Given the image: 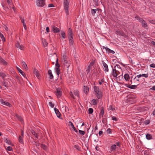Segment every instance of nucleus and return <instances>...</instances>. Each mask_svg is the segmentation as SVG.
<instances>
[{
	"label": "nucleus",
	"instance_id": "1",
	"mask_svg": "<svg viewBox=\"0 0 155 155\" xmlns=\"http://www.w3.org/2000/svg\"><path fill=\"white\" fill-rule=\"evenodd\" d=\"M131 86L128 85L127 87H137L140 83L139 78L137 77V75L133 80L131 79Z\"/></svg>",
	"mask_w": 155,
	"mask_h": 155
},
{
	"label": "nucleus",
	"instance_id": "2",
	"mask_svg": "<svg viewBox=\"0 0 155 155\" xmlns=\"http://www.w3.org/2000/svg\"><path fill=\"white\" fill-rule=\"evenodd\" d=\"M69 0H64V8L67 15H69L68 8H69Z\"/></svg>",
	"mask_w": 155,
	"mask_h": 155
},
{
	"label": "nucleus",
	"instance_id": "3",
	"mask_svg": "<svg viewBox=\"0 0 155 155\" xmlns=\"http://www.w3.org/2000/svg\"><path fill=\"white\" fill-rule=\"evenodd\" d=\"M94 88L95 95L98 99H100L102 96L101 90L99 88Z\"/></svg>",
	"mask_w": 155,
	"mask_h": 155
},
{
	"label": "nucleus",
	"instance_id": "4",
	"mask_svg": "<svg viewBox=\"0 0 155 155\" xmlns=\"http://www.w3.org/2000/svg\"><path fill=\"white\" fill-rule=\"evenodd\" d=\"M120 73L118 71L116 70L115 69H113L111 74L114 77H119L120 76L119 75Z\"/></svg>",
	"mask_w": 155,
	"mask_h": 155
},
{
	"label": "nucleus",
	"instance_id": "5",
	"mask_svg": "<svg viewBox=\"0 0 155 155\" xmlns=\"http://www.w3.org/2000/svg\"><path fill=\"white\" fill-rule=\"evenodd\" d=\"M36 4L38 7H43L45 5V1L44 0H37Z\"/></svg>",
	"mask_w": 155,
	"mask_h": 155
},
{
	"label": "nucleus",
	"instance_id": "6",
	"mask_svg": "<svg viewBox=\"0 0 155 155\" xmlns=\"http://www.w3.org/2000/svg\"><path fill=\"white\" fill-rule=\"evenodd\" d=\"M101 49L103 50L104 49H105L106 52L109 53H110L113 54L115 53V52L114 51L110 49L107 47H105L104 46L102 47Z\"/></svg>",
	"mask_w": 155,
	"mask_h": 155
},
{
	"label": "nucleus",
	"instance_id": "7",
	"mask_svg": "<svg viewBox=\"0 0 155 155\" xmlns=\"http://www.w3.org/2000/svg\"><path fill=\"white\" fill-rule=\"evenodd\" d=\"M117 147H116V145L115 144H113L111 146L110 149V151L109 152L110 153H113L114 152L116 148H117Z\"/></svg>",
	"mask_w": 155,
	"mask_h": 155
},
{
	"label": "nucleus",
	"instance_id": "8",
	"mask_svg": "<svg viewBox=\"0 0 155 155\" xmlns=\"http://www.w3.org/2000/svg\"><path fill=\"white\" fill-rule=\"evenodd\" d=\"M102 63L104 67V69L105 72H108L109 71L107 65L104 61H102Z\"/></svg>",
	"mask_w": 155,
	"mask_h": 155
},
{
	"label": "nucleus",
	"instance_id": "9",
	"mask_svg": "<svg viewBox=\"0 0 155 155\" xmlns=\"http://www.w3.org/2000/svg\"><path fill=\"white\" fill-rule=\"evenodd\" d=\"M0 102L2 104L9 107L10 106L11 104L9 102L5 101L3 99H1L0 100Z\"/></svg>",
	"mask_w": 155,
	"mask_h": 155
},
{
	"label": "nucleus",
	"instance_id": "10",
	"mask_svg": "<svg viewBox=\"0 0 155 155\" xmlns=\"http://www.w3.org/2000/svg\"><path fill=\"white\" fill-rule=\"evenodd\" d=\"M68 38L73 37V34L72 32V30L71 28H69L68 29Z\"/></svg>",
	"mask_w": 155,
	"mask_h": 155
},
{
	"label": "nucleus",
	"instance_id": "11",
	"mask_svg": "<svg viewBox=\"0 0 155 155\" xmlns=\"http://www.w3.org/2000/svg\"><path fill=\"white\" fill-rule=\"evenodd\" d=\"M62 94V91L59 88H58L56 89V95L58 97H60Z\"/></svg>",
	"mask_w": 155,
	"mask_h": 155
},
{
	"label": "nucleus",
	"instance_id": "12",
	"mask_svg": "<svg viewBox=\"0 0 155 155\" xmlns=\"http://www.w3.org/2000/svg\"><path fill=\"white\" fill-rule=\"evenodd\" d=\"M115 34L117 35L123 36H125L126 35L124 32L117 30L116 31Z\"/></svg>",
	"mask_w": 155,
	"mask_h": 155
},
{
	"label": "nucleus",
	"instance_id": "13",
	"mask_svg": "<svg viewBox=\"0 0 155 155\" xmlns=\"http://www.w3.org/2000/svg\"><path fill=\"white\" fill-rule=\"evenodd\" d=\"M15 46L17 48H19L21 50H22L24 48L23 46L20 45L19 42L18 41L16 42Z\"/></svg>",
	"mask_w": 155,
	"mask_h": 155
},
{
	"label": "nucleus",
	"instance_id": "14",
	"mask_svg": "<svg viewBox=\"0 0 155 155\" xmlns=\"http://www.w3.org/2000/svg\"><path fill=\"white\" fill-rule=\"evenodd\" d=\"M69 40V45L71 47L73 46V44L74 43V41L73 40V38L70 37L68 38Z\"/></svg>",
	"mask_w": 155,
	"mask_h": 155
},
{
	"label": "nucleus",
	"instance_id": "15",
	"mask_svg": "<svg viewBox=\"0 0 155 155\" xmlns=\"http://www.w3.org/2000/svg\"><path fill=\"white\" fill-rule=\"evenodd\" d=\"M54 110L55 113L56 114L57 116L58 117L60 118L61 114L59 112V111L58 110V109L57 108H54Z\"/></svg>",
	"mask_w": 155,
	"mask_h": 155
},
{
	"label": "nucleus",
	"instance_id": "16",
	"mask_svg": "<svg viewBox=\"0 0 155 155\" xmlns=\"http://www.w3.org/2000/svg\"><path fill=\"white\" fill-rule=\"evenodd\" d=\"M142 76L144 77L145 78H147L148 77V74L147 73L146 74H140L137 75V77H138V78H139Z\"/></svg>",
	"mask_w": 155,
	"mask_h": 155
},
{
	"label": "nucleus",
	"instance_id": "17",
	"mask_svg": "<svg viewBox=\"0 0 155 155\" xmlns=\"http://www.w3.org/2000/svg\"><path fill=\"white\" fill-rule=\"evenodd\" d=\"M7 2L8 4L9 5V7L10 8H12L15 11L14 7L13 6L12 7H11V5H13V3L12 2V1H10V0H7Z\"/></svg>",
	"mask_w": 155,
	"mask_h": 155
},
{
	"label": "nucleus",
	"instance_id": "18",
	"mask_svg": "<svg viewBox=\"0 0 155 155\" xmlns=\"http://www.w3.org/2000/svg\"><path fill=\"white\" fill-rule=\"evenodd\" d=\"M17 68L18 72L24 77L25 78L26 77L25 74L19 68L17 67Z\"/></svg>",
	"mask_w": 155,
	"mask_h": 155
},
{
	"label": "nucleus",
	"instance_id": "19",
	"mask_svg": "<svg viewBox=\"0 0 155 155\" xmlns=\"http://www.w3.org/2000/svg\"><path fill=\"white\" fill-rule=\"evenodd\" d=\"M0 62L4 65H6L7 64V62H6L4 59L0 56Z\"/></svg>",
	"mask_w": 155,
	"mask_h": 155
},
{
	"label": "nucleus",
	"instance_id": "20",
	"mask_svg": "<svg viewBox=\"0 0 155 155\" xmlns=\"http://www.w3.org/2000/svg\"><path fill=\"white\" fill-rule=\"evenodd\" d=\"M127 102H130L133 99V97L130 95H129L127 96Z\"/></svg>",
	"mask_w": 155,
	"mask_h": 155
},
{
	"label": "nucleus",
	"instance_id": "21",
	"mask_svg": "<svg viewBox=\"0 0 155 155\" xmlns=\"http://www.w3.org/2000/svg\"><path fill=\"white\" fill-rule=\"evenodd\" d=\"M99 83L100 85L105 84V87H107V85H108L107 84L103 79H101L100 81H99Z\"/></svg>",
	"mask_w": 155,
	"mask_h": 155
},
{
	"label": "nucleus",
	"instance_id": "22",
	"mask_svg": "<svg viewBox=\"0 0 155 155\" xmlns=\"http://www.w3.org/2000/svg\"><path fill=\"white\" fill-rule=\"evenodd\" d=\"M52 29L54 32L55 33H57L60 31V29L54 26L53 27Z\"/></svg>",
	"mask_w": 155,
	"mask_h": 155
},
{
	"label": "nucleus",
	"instance_id": "23",
	"mask_svg": "<svg viewBox=\"0 0 155 155\" xmlns=\"http://www.w3.org/2000/svg\"><path fill=\"white\" fill-rule=\"evenodd\" d=\"M48 74L49 76V78L50 79H52L53 78V76L52 73L51 71V70H49L48 71Z\"/></svg>",
	"mask_w": 155,
	"mask_h": 155
},
{
	"label": "nucleus",
	"instance_id": "24",
	"mask_svg": "<svg viewBox=\"0 0 155 155\" xmlns=\"http://www.w3.org/2000/svg\"><path fill=\"white\" fill-rule=\"evenodd\" d=\"M33 73L35 74L38 78L39 77V74L38 71L35 68H34L33 70Z\"/></svg>",
	"mask_w": 155,
	"mask_h": 155
},
{
	"label": "nucleus",
	"instance_id": "25",
	"mask_svg": "<svg viewBox=\"0 0 155 155\" xmlns=\"http://www.w3.org/2000/svg\"><path fill=\"white\" fill-rule=\"evenodd\" d=\"M41 148L45 150L46 151H47L48 150V148L45 145L43 144H41Z\"/></svg>",
	"mask_w": 155,
	"mask_h": 155
},
{
	"label": "nucleus",
	"instance_id": "26",
	"mask_svg": "<svg viewBox=\"0 0 155 155\" xmlns=\"http://www.w3.org/2000/svg\"><path fill=\"white\" fill-rule=\"evenodd\" d=\"M104 114V109L103 107H101V111L99 114V117L100 118L102 117L103 116Z\"/></svg>",
	"mask_w": 155,
	"mask_h": 155
},
{
	"label": "nucleus",
	"instance_id": "27",
	"mask_svg": "<svg viewBox=\"0 0 155 155\" xmlns=\"http://www.w3.org/2000/svg\"><path fill=\"white\" fill-rule=\"evenodd\" d=\"M124 79L127 81H129L130 79V77L129 75L128 74H125L124 76Z\"/></svg>",
	"mask_w": 155,
	"mask_h": 155
},
{
	"label": "nucleus",
	"instance_id": "28",
	"mask_svg": "<svg viewBox=\"0 0 155 155\" xmlns=\"http://www.w3.org/2000/svg\"><path fill=\"white\" fill-rule=\"evenodd\" d=\"M6 76V75L5 73L0 72V77H1L3 80H4Z\"/></svg>",
	"mask_w": 155,
	"mask_h": 155
},
{
	"label": "nucleus",
	"instance_id": "29",
	"mask_svg": "<svg viewBox=\"0 0 155 155\" xmlns=\"http://www.w3.org/2000/svg\"><path fill=\"white\" fill-rule=\"evenodd\" d=\"M62 61L64 62H67V57L66 55L63 54L62 57Z\"/></svg>",
	"mask_w": 155,
	"mask_h": 155
},
{
	"label": "nucleus",
	"instance_id": "30",
	"mask_svg": "<svg viewBox=\"0 0 155 155\" xmlns=\"http://www.w3.org/2000/svg\"><path fill=\"white\" fill-rule=\"evenodd\" d=\"M55 57L56 58V64H55V66L56 67V68H59L60 67V65L58 63V59L57 58V56L56 55H55Z\"/></svg>",
	"mask_w": 155,
	"mask_h": 155
},
{
	"label": "nucleus",
	"instance_id": "31",
	"mask_svg": "<svg viewBox=\"0 0 155 155\" xmlns=\"http://www.w3.org/2000/svg\"><path fill=\"white\" fill-rule=\"evenodd\" d=\"M146 137L147 140H150L152 139V135L149 134H147L146 135Z\"/></svg>",
	"mask_w": 155,
	"mask_h": 155
},
{
	"label": "nucleus",
	"instance_id": "32",
	"mask_svg": "<svg viewBox=\"0 0 155 155\" xmlns=\"http://www.w3.org/2000/svg\"><path fill=\"white\" fill-rule=\"evenodd\" d=\"M141 23L142 24V25L143 27L145 28V27H147V23L144 20H143L141 22Z\"/></svg>",
	"mask_w": 155,
	"mask_h": 155
},
{
	"label": "nucleus",
	"instance_id": "33",
	"mask_svg": "<svg viewBox=\"0 0 155 155\" xmlns=\"http://www.w3.org/2000/svg\"><path fill=\"white\" fill-rule=\"evenodd\" d=\"M98 101V100L94 99L92 100L91 103L93 105H95L97 104Z\"/></svg>",
	"mask_w": 155,
	"mask_h": 155
},
{
	"label": "nucleus",
	"instance_id": "34",
	"mask_svg": "<svg viewBox=\"0 0 155 155\" xmlns=\"http://www.w3.org/2000/svg\"><path fill=\"white\" fill-rule=\"evenodd\" d=\"M31 133L32 135L34 136L36 138H38V135L34 130H32Z\"/></svg>",
	"mask_w": 155,
	"mask_h": 155
},
{
	"label": "nucleus",
	"instance_id": "35",
	"mask_svg": "<svg viewBox=\"0 0 155 155\" xmlns=\"http://www.w3.org/2000/svg\"><path fill=\"white\" fill-rule=\"evenodd\" d=\"M4 142L8 144L12 145L11 141L8 139L5 138L4 140Z\"/></svg>",
	"mask_w": 155,
	"mask_h": 155
},
{
	"label": "nucleus",
	"instance_id": "36",
	"mask_svg": "<svg viewBox=\"0 0 155 155\" xmlns=\"http://www.w3.org/2000/svg\"><path fill=\"white\" fill-rule=\"evenodd\" d=\"M22 63L23 66L24 67V68L26 70H28V68L27 67V65L26 64V63L23 61H22Z\"/></svg>",
	"mask_w": 155,
	"mask_h": 155
},
{
	"label": "nucleus",
	"instance_id": "37",
	"mask_svg": "<svg viewBox=\"0 0 155 155\" xmlns=\"http://www.w3.org/2000/svg\"><path fill=\"white\" fill-rule=\"evenodd\" d=\"M55 71L56 72L58 76L59 75V74L60 73V70L59 69V68H55Z\"/></svg>",
	"mask_w": 155,
	"mask_h": 155
},
{
	"label": "nucleus",
	"instance_id": "38",
	"mask_svg": "<svg viewBox=\"0 0 155 155\" xmlns=\"http://www.w3.org/2000/svg\"><path fill=\"white\" fill-rule=\"evenodd\" d=\"M61 36L62 38H66V34L64 31H61Z\"/></svg>",
	"mask_w": 155,
	"mask_h": 155
},
{
	"label": "nucleus",
	"instance_id": "39",
	"mask_svg": "<svg viewBox=\"0 0 155 155\" xmlns=\"http://www.w3.org/2000/svg\"><path fill=\"white\" fill-rule=\"evenodd\" d=\"M97 10H98V8L95 9H92L91 10V13L93 15H94L96 13V11Z\"/></svg>",
	"mask_w": 155,
	"mask_h": 155
},
{
	"label": "nucleus",
	"instance_id": "40",
	"mask_svg": "<svg viewBox=\"0 0 155 155\" xmlns=\"http://www.w3.org/2000/svg\"><path fill=\"white\" fill-rule=\"evenodd\" d=\"M135 18L140 22L143 20V19L142 18L139 17L138 15L136 16L135 17Z\"/></svg>",
	"mask_w": 155,
	"mask_h": 155
},
{
	"label": "nucleus",
	"instance_id": "41",
	"mask_svg": "<svg viewBox=\"0 0 155 155\" xmlns=\"http://www.w3.org/2000/svg\"><path fill=\"white\" fill-rule=\"evenodd\" d=\"M42 43L44 46H48V43L47 42L45 39H43L42 40Z\"/></svg>",
	"mask_w": 155,
	"mask_h": 155
},
{
	"label": "nucleus",
	"instance_id": "42",
	"mask_svg": "<svg viewBox=\"0 0 155 155\" xmlns=\"http://www.w3.org/2000/svg\"><path fill=\"white\" fill-rule=\"evenodd\" d=\"M64 66L66 67L67 68H68L69 67V63H68V61H67V62L64 63Z\"/></svg>",
	"mask_w": 155,
	"mask_h": 155
},
{
	"label": "nucleus",
	"instance_id": "43",
	"mask_svg": "<svg viewBox=\"0 0 155 155\" xmlns=\"http://www.w3.org/2000/svg\"><path fill=\"white\" fill-rule=\"evenodd\" d=\"M15 117H17L18 119V120H19L21 122H22V121H23V120L21 118V117L18 114H16L15 115Z\"/></svg>",
	"mask_w": 155,
	"mask_h": 155
},
{
	"label": "nucleus",
	"instance_id": "44",
	"mask_svg": "<svg viewBox=\"0 0 155 155\" xmlns=\"http://www.w3.org/2000/svg\"><path fill=\"white\" fill-rule=\"evenodd\" d=\"M19 141L21 143H23V141L22 139V137L20 136H19L18 138Z\"/></svg>",
	"mask_w": 155,
	"mask_h": 155
},
{
	"label": "nucleus",
	"instance_id": "45",
	"mask_svg": "<svg viewBox=\"0 0 155 155\" xmlns=\"http://www.w3.org/2000/svg\"><path fill=\"white\" fill-rule=\"evenodd\" d=\"M79 91L78 90H75L74 91V94L75 96L79 97Z\"/></svg>",
	"mask_w": 155,
	"mask_h": 155
},
{
	"label": "nucleus",
	"instance_id": "46",
	"mask_svg": "<svg viewBox=\"0 0 155 155\" xmlns=\"http://www.w3.org/2000/svg\"><path fill=\"white\" fill-rule=\"evenodd\" d=\"M83 91L86 94L89 91V88H84Z\"/></svg>",
	"mask_w": 155,
	"mask_h": 155
},
{
	"label": "nucleus",
	"instance_id": "47",
	"mask_svg": "<svg viewBox=\"0 0 155 155\" xmlns=\"http://www.w3.org/2000/svg\"><path fill=\"white\" fill-rule=\"evenodd\" d=\"M91 68V67L90 66H88L87 68V69L86 70L87 74L90 72Z\"/></svg>",
	"mask_w": 155,
	"mask_h": 155
},
{
	"label": "nucleus",
	"instance_id": "48",
	"mask_svg": "<svg viewBox=\"0 0 155 155\" xmlns=\"http://www.w3.org/2000/svg\"><path fill=\"white\" fill-rule=\"evenodd\" d=\"M95 63V60H92V61L90 63L89 65L88 66L91 67V66H92L94 65Z\"/></svg>",
	"mask_w": 155,
	"mask_h": 155
},
{
	"label": "nucleus",
	"instance_id": "49",
	"mask_svg": "<svg viewBox=\"0 0 155 155\" xmlns=\"http://www.w3.org/2000/svg\"><path fill=\"white\" fill-rule=\"evenodd\" d=\"M93 109L92 108H89L88 109V114H91L93 113Z\"/></svg>",
	"mask_w": 155,
	"mask_h": 155
},
{
	"label": "nucleus",
	"instance_id": "50",
	"mask_svg": "<svg viewBox=\"0 0 155 155\" xmlns=\"http://www.w3.org/2000/svg\"><path fill=\"white\" fill-rule=\"evenodd\" d=\"M0 37L2 39V41H5V38L4 37L3 34H2L1 33H0Z\"/></svg>",
	"mask_w": 155,
	"mask_h": 155
},
{
	"label": "nucleus",
	"instance_id": "51",
	"mask_svg": "<svg viewBox=\"0 0 155 155\" xmlns=\"http://www.w3.org/2000/svg\"><path fill=\"white\" fill-rule=\"evenodd\" d=\"M20 19L21 20V22L22 23L23 25H24V24H26L25 23V20L24 18H22L21 17H20Z\"/></svg>",
	"mask_w": 155,
	"mask_h": 155
},
{
	"label": "nucleus",
	"instance_id": "52",
	"mask_svg": "<svg viewBox=\"0 0 155 155\" xmlns=\"http://www.w3.org/2000/svg\"><path fill=\"white\" fill-rule=\"evenodd\" d=\"M78 132L81 135H84L85 134V132L84 131L81 130H78Z\"/></svg>",
	"mask_w": 155,
	"mask_h": 155
},
{
	"label": "nucleus",
	"instance_id": "53",
	"mask_svg": "<svg viewBox=\"0 0 155 155\" xmlns=\"http://www.w3.org/2000/svg\"><path fill=\"white\" fill-rule=\"evenodd\" d=\"M106 132L107 134H111L112 132L110 128H108L106 130Z\"/></svg>",
	"mask_w": 155,
	"mask_h": 155
},
{
	"label": "nucleus",
	"instance_id": "54",
	"mask_svg": "<svg viewBox=\"0 0 155 155\" xmlns=\"http://www.w3.org/2000/svg\"><path fill=\"white\" fill-rule=\"evenodd\" d=\"M69 126H71L72 127V128L74 127V125L71 122V121H69Z\"/></svg>",
	"mask_w": 155,
	"mask_h": 155
},
{
	"label": "nucleus",
	"instance_id": "55",
	"mask_svg": "<svg viewBox=\"0 0 155 155\" xmlns=\"http://www.w3.org/2000/svg\"><path fill=\"white\" fill-rule=\"evenodd\" d=\"M6 150H7L11 151L12 150V147H10V146H9L7 147V148L6 149Z\"/></svg>",
	"mask_w": 155,
	"mask_h": 155
},
{
	"label": "nucleus",
	"instance_id": "56",
	"mask_svg": "<svg viewBox=\"0 0 155 155\" xmlns=\"http://www.w3.org/2000/svg\"><path fill=\"white\" fill-rule=\"evenodd\" d=\"M108 109L109 110H114V108H113L111 105L109 106Z\"/></svg>",
	"mask_w": 155,
	"mask_h": 155
},
{
	"label": "nucleus",
	"instance_id": "57",
	"mask_svg": "<svg viewBox=\"0 0 155 155\" xmlns=\"http://www.w3.org/2000/svg\"><path fill=\"white\" fill-rule=\"evenodd\" d=\"M49 105L51 106L52 108H53L54 107V104L52 103L51 102H49Z\"/></svg>",
	"mask_w": 155,
	"mask_h": 155
},
{
	"label": "nucleus",
	"instance_id": "58",
	"mask_svg": "<svg viewBox=\"0 0 155 155\" xmlns=\"http://www.w3.org/2000/svg\"><path fill=\"white\" fill-rule=\"evenodd\" d=\"M150 123V120H145L144 122V124H149Z\"/></svg>",
	"mask_w": 155,
	"mask_h": 155
},
{
	"label": "nucleus",
	"instance_id": "59",
	"mask_svg": "<svg viewBox=\"0 0 155 155\" xmlns=\"http://www.w3.org/2000/svg\"><path fill=\"white\" fill-rule=\"evenodd\" d=\"M74 147L75 148H76L78 150H80V147L78 145H75L74 146Z\"/></svg>",
	"mask_w": 155,
	"mask_h": 155
},
{
	"label": "nucleus",
	"instance_id": "60",
	"mask_svg": "<svg viewBox=\"0 0 155 155\" xmlns=\"http://www.w3.org/2000/svg\"><path fill=\"white\" fill-rule=\"evenodd\" d=\"M69 94H70V96L71 97L73 98V99H75V98H74V96L73 94V93L71 91L70 92V93Z\"/></svg>",
	"mask_w": 155,
	"mask_h": 155
},
{
	"label": "nucleus",
	"instance_id": "61",
	"mask_svg": "<svg viewBox=\"0 0 155 155\" xmlns=\"http://www.w3.org/2000/svg\"><path fill=\"white\" fill-rule=\"evenodd\" d=\"M2 84H3V86H5L6 87V86L7 85V83L6 82L3 81L2 82Z\"/></svg>",
	"mask_w": 155,
	"mask_h": 155
},
{
	"label": "nucleus",
	"instance_id": "62",
	"mask_svg": "<svg viewBox=\"0 0 155 155\" xmlns=\"http://www.w3.org/2000/svg\"><path fill=\"white\" fill-rule=\"evenodd\" d=\"M150 67L153 68H155V64H152L150 65Z\"/></svg>",
	"mask_w": 155,
	"mask_h": 155
},
{
	"label": "nucleus",
	"instance_id": "63",
	"mask_svg": "<svg viewBox=\"0 0 155 155\" xmlns=\"http://www.w3.org/2000/svg\"><path fill=\"white\" fill-rule=\"evenodd\" d=\"M48 6L49 7H54V5L53 4H50L48 5Z\"/></svg>",
	"mask_w": 155,
	"mask_h": 155
},
{
	"label": "nucleus",
	"instance_id": "64",
	"mask_svg": "<svg viewBox=\"0 0 155 155\" xmlns=\"http://www.w3.org/2000/svg\"><path fill=\"white\" fill-rule=\"evenodd\" d=\"M149 91L151 92L153 91H155V88H150L149 89Z\"/></svg>",
	"mask_w": 155,
	"mask_h": 155
}]
</instances>
